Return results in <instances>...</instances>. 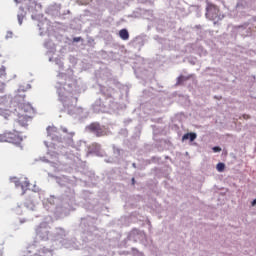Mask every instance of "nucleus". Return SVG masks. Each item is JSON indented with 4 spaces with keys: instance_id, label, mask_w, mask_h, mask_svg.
Wrapping results in <instances>:
<instances>
[{
    "instance_id": "obj_1",
    "label": "nucleus",
    "mask_w": 256,
    "mask_h": 256,
    "mask_svg": "<svg viewBox=\"0 0 256 256\" xmlns=\"http://www.w3.org/2000/svg\"><path fill=\"white\" fill-rule=\"evenodd\" d=\"M22 141H23V138H21V135H19V132L15 130L6 131L0 134L1 143H14L15 145H17V143H20Z\"/></svg>"
},
{
    "instance_id": "obj_2",
    "label": "nucleus",
    "mask_w": 256,
    "mask_h": 256,
    "mask_svg": "<svg viewBox=\"0 0 256 256\" xmlns=\"http://www.w3.org/2000/svg\"><path fill=\"white\" fill-rule=\"evenodd\" d=\"M206 17L210 21H215V19H219V7L212 3H208L206 7Z\"/></svg>"
},
{
    "instance_id": "obj_3",
    "label": "nucleus",
    "mask_w": 256,
    "mask_h": 256,
    "mask_svg": "<svg viewBox=\"0 0 256 256\" xmlns=\"http://www.w3.org/2000/svg\"><path fill=\"white\" fill-rule=\"evenodd\" d=\"M87 129L88 131H90V133H94L96 137H105V135H107L105 128L101 127V124L97 122H94L88 125Z\"/></svg>"
},
{
    "instance_id": "obj_4",
    "label": "nucleus",
    "mask_w": 256,
    "mask_h": 256,
    "mask_svg": "<svg viewBox=\"0 0 256 256\" xmlns=\"http://www.w3.org/2000/svg\"><path fill=\"white\" fill-rule=\"evenodd\" d=\"M29 187H31V182H29L28 178H24L21 183L22 195L27 192V189H29Z\"/></svg>"
},
{
    "instance_id": "obj_5",
    "label": "nucleus",
    "mask_w": 256,
    "mask_h": 256,
    "mask_svg": "<svg viewBox=\"0 0 256 256\" xmlns=\"http://www.w3.org/2000/svg\"><path fill=\"white\" fill-rule=\"evenodd\" d=\"M119 37L122 41H129V31L127 29H121L119 31Z\"/></svg>"
},
{
    "instance_id": "obj_6",
    "label": "nucleus",
    "mask_w": 256,
    "mask_h": 256,
    "mask_svg": "<svg viewBox=\"0 0 256 256\" xmlns=\"http://www.w3.org/2000/svg\"><path fill=\"white\" fill-rule=\"evenodd\" d=\"M187 139H189L191 142H193L194 140L197 139V134L193 133V132L184 134L182 137V141H187Z\"/></svg>"
},
{
    "instance_id": "obj_7",
    "label": "nucleus",
    "mask_w": 256,
    "mask_h": 256,
    "mask_svg": "<svg viewBox=\"0 0 256 256\" xmlns=\"http://www.w3.org/2000/svg\"><path fill=\"white\" fill-rule=\"evenodd\" d=\"M189 79H191V76H183V75H181V76H179V77L177 78L176 85H183V83H184L185 81H189Z\"/></svg>"
},
{
    "instance_id": "obj_8",
    "label": "nucleus",
    "mask_w": 256,
    "mask_h": 256,
    "mask_svg": "<svg viewBox=\"0 0 256 256\" xmlns=\"http://www.w3.org/2000/svg\"><path fill=\"white\" fill-rule=\"evenodd\" d=\"M22 109L25 113L33 111V107L31 106V104H23Z\"/></svg>"
},
{
    "instance_id": "obj_9",
    "label": "nucleus",
    "mask_w": 256,
    "mask_h": 256,
    "mask_svg": "<svg viewBox=\"0 0 256 256\" xmlns=\"http://www.w3.org/2000/svg\"><path fill=\"white\" fill-rule=\"evenodd\" d=\"M216 169L219 173H223L225 171V163L220 162L217 164Z\"/></svg>"
},
{
    "instance_id": "obj_10",
    "label": "nucleus",
    "mask_w": 256,
    "mask_h": 256,
    "mask_svg": "<svg viewBox=\"0 0 256 256\" xmlns=\"http://www.w3.org/2000/svg\"><path fill=\"white\" fill-rule=\"evenodd\" d=\"M47 132H48V135H53V133H57V128L56 127H51V126H49L48 128H47Z\"/></svg>"
},
{
    "instance_id": "obj_11",
    "label": "nucleus",
    "mask_w": 256,
    "mask_h": 256,
    "mask_svg": "<svg viewBox=\"0 0 256 256\" xmlns=\"http://www.w3.org/2000/svg\"><path fill=\"white\" fill-rule=\"evenodd\" d=\"M64 107H70L71 98L62 99Z\"/></svg>"
},
{
    "instance_id": "obj_12",
    "label": "nucleus",
    "mask_w": 256,
    "mask_h": 256,
    "mask_svg": "<svg viewBox=\"0 0 256 256\" xmlns=\"http://www.w3.org/2000/svg\"><path fill=\"white\" fill-rule=\"evenodd\" d=\"M12 182L15 184V187H21L22 180H19L17 178H13Z\"/></svg>"
},
{
    "instance_id": "obj_13",
    "label": "nucleus",
    "mask_w": 256,
    "mask_h": 256,
    "mask_svg": "<svg viewBox=\"0 0 256 256\" xmlns=\"http://www.w3.org/2000/svg\"><path fill=\"white\" fill-rule=\"evenodd\" d=\"M18 23H19V25H23V15L22 14H18Z\"/></svg>"
},
{
    "instance_id": "obj_14",
    "label": "nucleus",
    "mask_w": 256,
    "mask_h": 256,
    "mask_svg": "<svg viewBox=\"0 0 256 256\" xmlns=\"http://www.w3.org/2000/svg\"><path fill=\"white\" fill-rule=\"evenodd\" d=\"M6 39H13V33L11 31L6 33Z\"/></svg>"
},
{
    "instance_id": "obj_15",
    "label": "nucleus",
    "mask_w": 256,
    "mask_h": 256,
    "mask_svg": "<svg viewBox=\"0 0 256 256\" xmlns=\"http://www.w3.org/2000/svg\"><path fill=\"white\" fill-rule=\"evenodd\" d=\"M212 150L214 151V153H220L221 147L215 146V147L212 148Z\"/></svg>"
},
{
    "instance_id": "obj_16",
    "label": "nucleus",
    "mask_w": 256,
    "mask_h": 256,
    "mask_svg": "<svg viewBox=\"0 0 256 256\" xmlns=\"http://www.w3.org/2000/svg\"><path fill=\"white\" fill-rule=\"evenodd\" d=\"M79 41H83V39L81 37H74L73 38L74 43H79Z\"/></svg>"
},
{
    "instance_id": "obj_17",
    "label": "nucleus",
    "mask_w": 256,
    "mask_h": 256,
    "mask_svg": "<svg viewBox=\"0 0 256 256\" xmlns=\"http://www.w3.org/2000/svg\"><path fill=\"white\" fill-rule=\"evenodd\" d=\"M69 137H74L75 136V132H70L68 133Z\"/></svg>"
},
{
    "instance_id": "obj_18",
    "label": "nucleus",
    "mask_w": 256,
    "mask_h": 256,
    "mask_svg": "<svg viewBox=\"0 0 256 256\" xmlns=\"http://www.w3.org/2000/svg\"><path fill=\"white\" fill-rule=\"evenodd\" d=\"M63 133H69V131L67 130V128H62Z\"/></svg>"
},
{
    "instance_id": "obj_19",
    "label": "nucleus",
    "mask_w": 256,
    "mask_h": 256,
    "mask_svg": "<svg viewBox=\"0 0 256 256\" xmlns=\"http://www.w3.org/2000/svg\"><path fill=\"white\" fill-rule=\"evenodd\" d=\"M132 185H135V178H132Z\"/></svg>"
},
{
    "instance_id": "obj_20",
    "label": "nucleus",
    "mask_w": 256,
    "mask_h": 256,
    "mask_svg": "<svg viewBox=\"0 0 256 256\" xmlns=\"http://www.w3.org/2000/svg\"><path fill=\"white\" fill-rule=\"evenodd\" d=\"M15 1V3H19V0H14Z\"/></svg>"
},
{
    "instance_id": "obj_21",
    "label": "nucleus",
    "mask_w": 256,
    "mask_h": 256,
    "mask_svg": "<svg viewBox=\"0 0 256 256\" xmlns=\"http://www.w3.org/2000/svg\"><path fill=\"white\" fill-rule=\"evenodd\" d=\"M75 99V103H77V98H74Z\"/></svg>"
},
{
    "instance_id": "obj_22",
    "label": "nucleus",
    "mask_w": 256,
    "mask_h": 256,
    "mask_svg": "<svg viewBox=\"0 0 256 256\" xmlns=\"http://www.w3.org/2000/svg\"><path fill=\"white\" fill-rule=\"evenodd\" d=\"M0 256H1V252H0Z\"/></svg>"
}]
</instances>
